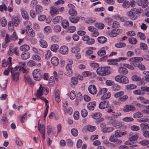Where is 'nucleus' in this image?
Listing matches in <instances>:
<instances>
[{"instance_id": "2f4dec72", "label": "nucleus", "mask_w": 149, "mask_h": 149, "mask_svg": "<svg viewBox=\"0 0 149 149\" xmlns=\"http://www.w3.org/2000/svg\"><path fill=\"white\" fill-rule=\"evenodd\" d=\"M95 106V102H90L87 105V107L88 109L92 111L94 109Z\"/></svg>"}, {"instance_id": "5fc2aeb1", "label": "nucleus", "mask_w": 149, "mask_h": 149, "mask_svg": "<svg viewBox=\"0 0 149 149\" xmlns=\"http://www.w3.org/2000/svg\"><path fill=\"white\" fill-rule=\"evenodd\" d=\"M139 143L143 146H147L149 144V140L146 139L143 140L139 142Z\"/></svg>"}, {"instance_id": "393cba45", "label": "nucleus", "mask_w": 149, "mask_h": 149, "mask_svg": "<svg viewBox=\"0 0 149 149\" xmlns=\"http://www.w3.org/2000/svg\"><path fill=\"white\" fill-rule=\"evenodd\" d=\"M43 87H42V86L41 84L38 90L37 91L36 96L38 98H39L43 95Z\"/></svg>"}, {"instance_id": "2eb2a0df", "label": "nucleus", "mask_w": 149, "mask_h": 149, "mask_svg": "<svg viewBox=\"0 0 149 149\" xmlns=\"http://www.w3.org/2000/svg\"><path fill=\"white\" fill-rule=\"evenodd\" d=\"M50 13L51 15L58 14V9L55 6H52L50 8Z\"/></svg>"}, {"instance_id": "c9c22d12", "label": "nucleus", "mask_w": 149, "mask_h": 149, "mask_svg": "<svg viewBox=\"0 0 149 149\" xmlns=\"http://www.w3.org/2000/svg\"><path fill=\"white\" fill-rule=\"evenodd\" d=\"M111 89L113 91H117L119 90L120 88V86L117 84H113L111 87Z\"/></svg>"}, {"instance_id": "6e6552de", "label": "nucleus", "mask_w": 149, "mask_h": 149, "mask_svg": "<svg viewBox=\"0 0 149 149\" xmlns=\"http://www.w3.org/2000/svg\"><path fill=\"white\" fill-rule=\"evenodd\" d=\"M88 29L91 32L90 34L91 36L93 37H97L99 35V33L97 30L93 26H89Z\"/></svg>"}, {"instance_id": "37998d69", "label": "nucleus", "mask_w": 149, "mask_h": 149, "mask_svg": "<svg viewBox=\"0 0 149 149\" xmlns=\"http://www.w3.org/2000/svg\"><path fill=\"white\" fill-rule=\"evenodd\" d=\"M43 10V8L42 6L40 5H37L36 7V11L37 13H41Z\"/></svg>"}, {"instance_id": "864d4df0", "label": "nucleus", "mask_w": 149, "mask_h": 149, "mask_svg": "<svg viewBox=\"0 0 149 149\" xmlns=\"http://www.w3.org/2000/svg\"><path fill=\"white\" fill-rule=\"evenodd\" d=\"M38 129L40 133H45V128L44 125H41V126L40 125H39Z\"/></svg>"}, {"instance_id": "6ab92c4d", "label": "nucleus", "mask_w": 149, "mask_h": 149, "mask_svg": "<svg viewBox=\"0 0 149 149\" xmlns=\"http://www.w3.org/2000/svg\"><path fill=\"white\" fill-rule=\"evenodd\" d=\"M59 52L60 53L63 54H67L68 52V48L65 46H62L60 48Z\"/></svg>"}, {"instance_id": "0eeeda50", "label": "nucleus", "mask_w": 149, "mask_h": 149, "mask_svg": "<svg viewBox=\"0 0 149 149\" xmlns=\"http://www.w3.org/2000/svg\"><path fill=\"white\" fill-rule=\"evenodd\" d=\"M69 61V63L67 64L66 67V71L65 72V75L71 77L72 74L71 68L72 67V64L73 63V61L72 60H70Z\"/></svg>"}, {"instance_id": "052dcab7", "label": "nucleus", "mask_w": 149, "mask_h": 149, "mask_svg": "<svg viewBox=\"0 0 149 149\" xmlns=\"http://www.w3.org/2000/svg\"><path fill=\"white\" fill-rule=\"evenodd\" d=\"M102 116V114L100 113H94L92 116L93 118L95 119H97L100 118Z\"/></svg>"}, {"instance_id": "79ce46f5", "label": "nucleus", "mask_w": 149, "mask_h": 149, "mask_svg": "<svg viewBox=\"0 0 149 149\" xmlns=\"http://www.w3.org/2000/svg\"><path fill=\"white\" fill-rule=\"evenodd\" d=\"M122 115L120 113H116L113 112H112L111 114V115L112 116V117H111V119H113V118H116L118 116H120Z\"/></svg>"}, {"instance_id": "58836bf2", "label": "nucleus", "mask_w": 149, "mask_h": 149, "mask_svg": "<svg viewBox=\"0 0 149 149\" xmlns=\"http://www.w3.org/2000/svg\"><path fill=\"white\" fill-rule=\"evenodd\" d=\"M118 33L117 32V30L116 29H114L112 30L111 32L109 33V36L112 37H116Z\"/></svg>"}, {"instance_id": "49530a36", "label": "nucleus", "mask_w": 149, "mask_h": 149, "mask_svg": "<svg viewBox=\"0 0 149 149\" xmlns=\"http://www.w3.org/2000/svg\"><path fill=\"white\" fill-rule=\"evenodd\" d=\"M128 40L130 43L132 44H136L137 42L136 39L133 37L129 38Z\"/></svg>"}, {"instance_id": "473e14b6", "label": "nucleus", "mask_w": 149, "mask_h": 149, "mask_svg": "<svg viewBox=\"0 0 149 149\" xmlns=\"http://www.w3.org/2000/svg\"><path fill=\"white\" fill-rule=\"evenodd\" d=\"M39 44L40 46L42 48H46L47 47V44L45 39L39 40Z\"/></svg>"}, {"instance_id": "69168bd1", "label": "nucleus", "mask_w": 149, "mask_h": 149, "mask_svg": "<svg viewBox=\"0 0 149 149\" xmlns=\"http://www.w3.org/2000/svg\"><path fill=\"white\" fill-rule=\"evenodd\" d=\"M133 24V22L131 21H127L125 22L124 25L126 27H131Z\"/></svg>"}, {"instance_id": "f3484780", "label": "nucleus", "mask_w": 149, "mask_h": 149, "mask_svg": "<svg viewBox=\"0 0 149 149\" xmlns=\"http://www.w3.org/2000/svg\"><path fill=\"white\" fill-rule=\"evenodd\" d=\"M108 48L107 47H105L101 49L99 51L97 52V55L101 56L105 55L106 54V50Z\"/></svg>"}, {"instance_id": "0e129e2a", "label": "nucleus", "mask_w": 149, "mask_h": 149, "mask_svg": "<svg viewBox=\"0 0 149 149\" xmlns=\"http://www.w3.org/2000/svg\"><path fill=\"white\" fill-rule=\"evenodd\" d=\"M37 36L38 38L39 39V40H42L45 39L44 34L41 33H38L37 34Z\"/></svg>"}, {"instance_id": "8fccbe9b", "label": "nucleus", "mask_w": 149, "mask_h": 149, "mask_svg": "<svg viewBox=\"0 0 149 149\" xmlns=\"http://www.w3.org/2000/svg\"><path fill=\"white\" fill-rule=\"evenodd\" d=\"M126 46V44L124 42H118L115 44V46L118 48L124 47Z\"/></svg>"}, {"instance_id": "423d86ee", "label": "nucleus", "mask_w": 149, "mask_h": 149, "mask_svg": "<svg viewBox=\"0 0 149 149\" xmlns=\"http://www.w3.org/2000/svg\"><path fill=\"white\" fill-rule=\"evenodd\" d=\"M141 90H136L133 92L135 95H143L145 94V91L149 92V87L147 86H142L141 87Z\"/></svg>"}, {"instance_id": "4d7b16f0", "label": "nucleus", "mask_w": 149, "mask_h": 149, "mask_svg": "<svg viewBox=\"0 0 149 149\" xmlns=\"http://www.w3.org/2000/svg\"><path fill=\"white\" fill-rule=\"evenodd\" d=\"M95 26L100 29H103L104 25L103 24L96 23L95 24Z\"/></svg>"}, {"instance_id": "a211bd4d", "label": "nucleus", "mask_w": 149, "mask_h": 149, "mask_svg": "<svg viewBox=\"0 0 149 149\" xmlns=\"http://www.w3.org/2000/svg\"><path fill=\"white\" fill-rule=\"evenodd\" d=\"M19 72H15L14 74H11L12 80L14 82L17 81L19 80Z\"/></svg>"}, {"instance_id": "4468645a", "label": "nucleus", "mask_w": 149, "mask_h": 149, "mask_svg": "<svg viewBox=\"0 0 149 149\" xmlns=\"http://www.w3.org/2000/svg\"><path fill=\"white\" fill-rule=\"evenodd\" d=\"M89 92L92 95L95 94L97 92L96 88L94 85H90L88 87Z\"/></svg>"}, {"instance_id": "b1692460", "label": "nucleus", "mask_w": 149, "mask_h": 149, "mask_svg": "<svg viewBox=\"0 0 149 149\" xmlns=\"http://www.w3.org/2000/svg\"><path fill=\"white\" fill-rule=\"evenodd\" d=\"M20 50L24 52H27L30 49V47L27 44L23 45L19 47Z\"/></svg>"}, {"instance_id": "6e6d98bb", "label": "nucleus", "mask_w": 149, "mask_h": 149, "mask_svg": "<svg viewBox=\"0 0 149 149\" xmlns=\"http://www.w3.org/2000/svg\"><path fill=\"white\" fill-rule=\"evenodd\" d=\"M53 30L56 33H59L61 31V28L60 26L56 25L54 27Z\"/></svg>"}, {"instance_id": "bf43d9fd", "label": "nucleus", "mask_w": 149, "mask_h": 149, "mask_svg": "<svg viewBox=\"0 0 149 149\" xmlns=\"http://www.w3.org/2000/svg\"><path fill=\"white\" fill-rule=\"evenodd\" d=\"M64 29H66L67 26H69V23L67 20H64L61 23Z\"/></svg>"}, {"instance_id": "7ed1b4c3", "label": "nucleus", "mask_w": 149, "mask_h": 149, "mask_svg": "<svg viewBox=\"0 0 149 149\" xmlns=\"http://www.w3.org/2000/svg\"><path fill=\"white\" fill-rule=\"evenodd\" d=\"M115 79L117 82L124 84H127L129 83L128 78L125 76L118 75L115 77Z\"/></svg>"}, {"instance_id": "1a4fd4ad", "label": "nucleus", "mask_w": 149, "mask_h": 149, "mask_svg": "<svg viewBox=\"0 0 149 149\" xmlns=\"http://www.w3.org/2000/svg\"><path fill=\"white\" fill-rule=\"evenodd\" d=\"M136 110V108L133 105L127 104L123 109V111L125 112H128L130 111H134Z\"/></svg>"}, {"instance_id": "338daca9", "label": "nucleus", "mask_w": 149, "mask_h": 149, "mask_svg": "<svg viewBox=\"0 0 149 149\" xmlns=\"http://www.w3.org/2000/svg\"><path fill=\"white\" fill-rule=\"evenodd\" d=\"M140 48L142 50H145L147 49L148 46L146 43L141 42L140 44Z\"/></svg>"}, {"instance_id": "5701e85b", "label": "nucleus", "mask_w": 149, "mask_h": 149, "mask_svg": "<svg viewBox=\"0 0 149 149\" xmlns=\"http://www.w3.org/2000/svg\"><path fill=\"white\" fill-rule=\"evenodd\" d=\"M20 67L17 66L14 68L11 67V65H10L8 67V70L11 72V74H14L15 72L17 71L18 69L19 70Z\"/></svg>"}, {"instance_id": "a18cd8bd", "label": "nucleus", "mask_w": 149, "mask_h": 149, "mask_svg": "<svg viewBox=\"0 0 149 149\" xmlns=\"http://www.w3.org/2000/svg\"><path fill=\"white\" fill-rule=\"evenodd\" d=\"M133 116L134 118H137L142 117L143 115L141 113L137 112L134 113Z\"/></svg>"}, {"instance_id": "680f3d73", "label": "nucleus", "mask_w": 149, "mask_h": 149, "mask_svg": "<svg viewBox=\"0 0 149 149\" xmlns=\"http://www.w3.org/2000/svg\"><path fill=\"white\" fill-rule=\"evenodd\" d=\"M63 110L65 114H68L70 115L72 112V109L71 108H69L68 109L64 108Z\"/></svg>"}, {"instance_id": "dca6fc26", "label": "nucleus", "mask_w": 149, "mask_h": 149, "mask_svg": "<svg viewBox=\"0 0 149 149\" xmlns=\"http://www.w3.org/2000/svg\"><path fill=\"white\" fill-rule=\"evenodd\" d=\"M148 0H139L136 2L137 4L139 6H141L143 4V1H144L143 5L142 7L143 8H145L148 5Z\"/></svg>"}, {"instance_id": "9b49d317", "label": "nucleus", "mask_w": 149, "mask_h": 149, "mask_svg": "<svg viewBox=\"0 0 149 149\" xmlns=\"http://www.w3.org/2000/svg\"><path fill=\"white\" fill-rule=\"evenodd\" d=\"M116 137L114 135H112L109 138V140L110 141L116 143L117 144H120L122 143V141L120 139L116 138Z\"/></svg>"}, {"instance_id": "cd10ccee", "label": "nucleus", "mask_w": 149, "mask_h": 149, "mask_svg": "<svg viewBox=\"0 0 149 149\" xmlns=\"http://www.w3.org/2000/svg\"><path fill=\"white\" fill-rule=\"evenodd\" d=\"M98 41L100 43L103 44L106 43L107 41L106 38L103 36L99 37L97 38Z\"/></svg>"}, {"instance_id": "9d476101", "label": "nucleus", "mask_w": 149, "mask_h": 149, "mask_svg": "<svg viewBox=\"0 0 149 149\" xmlns=\"http://www.w3.org/2000/svg\"><path fill=\"white\" fill-rule=\"evenodd\" d=\"M68 7L70 8L68 12V13L70 15L72 16H74L77 15V12L74 9V6L73 5L71 4H69L68 5Z\"/></svg>"}, {"instance_id": "aec40b11", "label": "nucleus", "mask_w": 149, "mask_h": 149, "mask_svg": "<svg viewBox=\"0 0 149 149\" xmlns=\"http://www.w3.org/2000/svg\"><path fill=\"white\" fill-rule=\"evenodd\" d=\"M82 75L84 77H93L95 76V74L93 72H91L90 71H85L82 73Z\"/></svg>"}, {"instance_id": "4c0bfd02", "label": "nucleus", "mask_w": 149, "mask_h": 149, "mask_svg": "<svg viewBox=\"0 0 149 149\" xmlns=\"http://www.w3.org/2000/svg\"><path fill=\"white\" fill-rule=\"evenodd\" d=\"M111 94L110 92L107 93L105 94H104L103 96L101 97V99L102 100L107 99L110 98L111 96Z\"/></svg>"}, {"instance_id": "c85d7f7f", "label": "nucleus", "mask_w": 149, "mask_h": 149, "mask_svg": "<svg viewBox=\"0 0 149 149\" xmlns=\"http://www.w3.org/2000/svg\"><path fill=\"white\" fill-rule=\"evenodd\" d=\"M30 56V54L29 52H24L21 54V57L22 58L25 60L28 58Z\"/></svg>"}, {"instance_id": "a19ab883", "label": "nucleus", "mask_w": 149, "mask_h": 149, "mask_svg": "<svg viewBox=\"0 0 149 149\" xmlns=\"http://www.w3.org/2000/svg\"><path fill=\"white\" fill-rule=\"evenodd\" d=\"M62 17L61 16H57L55 17L53 19L52 21L54 24H56L58 22L61 20Z\"/></svg>"}, {"instance_id": "09e8293b", "label": "nucleus", "mask_w": 149, "mask_h": 149, "mask_svg": "<svg viewBox=\"0 0 149 149\" xmlns=\"http://www.w3.org/2000/svg\"><path fill=\"white\" fill-rule=\"evenodd\" d=\"M137 37L140 38L142 40H144L146 38L145 35L144 33L140 32L138 33Z\"/></svg>"}, {"instance_id": "412c9836", "label": "nucleus", "mask_w": 149, "mask_h": 149, "mask_svg": "<svg viewBox=\"0 0 149 149\" xmlns=\"http://www.w3.org/2000/svg\"><path fill=\"white\" fill-rule=\"evenodd\" d=\"M118 72L120 74L125 75L128 73V71L125 68L120 67L118 68Z\"/></svg>"}, {"instance_id": "ddd939ff", "label": "nucleus", "mask_w": 149, "mask_h": 149, "mask_svg": "<svg viewBox=\"0 0 149 149\" xmlns=\"http://www.w3.org/2000/svg\"><path fill=\"white\" fill-rule=\"evenodd\" d=\"M109 102L108 101H105L101 102L99 105V108L101 109H104L108 107Z\"/></svg>"}, {"instance_id": "f704fd0d", "label": "nucleus", "mask_w": 149, "mask_h": 149, "mask_svg": "<svg viewBox=\"0 0 149 149\" xmlns=\"http://www.w3.org/2000/svg\"><path fill=\"white\" fill-rule=\"evenodd\" d=\"M143 60V58L141 57H135L131 58L129 60L131 62L141 61Z\"/></svg>"}, {"instance_id": "de8ad7c7", "label": "nucleus", "mask_w": 149, "mask_h": 149, "mask_svg": "<svg viewBox=\"0 0 149 149\" xmlns=\"http://www.w3.org/2000/svg\"><path fill=\"white\" fill-rule=\"evenodd\" d=\"M58 48V45L56 44H53L51 47L50 49L52 51L56 52H57Z\"/></svg>"}, {"instance_id": "f03ea898", "label": "nucleus", "mask_w": 149, "mask_h": 149, "mask_svg": "<svg viewBox=\"0 0 149 149\" xmlns=\"http://www.w3.org/2000/svg\"><path fill=\"white\" fill-rule=\"evenodd\" d=\"M110 68L107 67H100L97 69V72L99 75L105 76L109 74Z\"/></svg>"}, {"instance_id": "603ef678", "label": "nucleus", "mask_w": 149, "mask_h": 149, "mask_svg": "<svg viewBox=\"0 0 149 149\" xmlns=\"http://www.w3.org/2000/svg\"><path fill=\"white\" fill-rule=\"evenodd\" d=\"M124 91H121L115 93L114 95V96L115 97L118 98L119 97H121V96L124 95Z\"/></svg>"}, {"instance_id": "13d9d810", "label": "nucleus", "mask_w": 149, "mask_h": 149, "mask_svg": "<svg viewBox=\"0 0 149 149\" xmlns=\"http://www.w3.org/2000/svg\"><path fill=\"white\" fill-rule=\"evenodd\" d=\"M136 87V86L135 84H131L127 85L126 88L128 90H131L134 89Z\"/></svg>"}, {"instance_id": "f257e3e1", "label": "nucleus", "mask_w": 149, "mask_h": 149, "mask_svg": "<svg viewBox=\"0 0 149 149\" xmlns=\"http://www.w3.org/2000/svg\"><path fill=\"white\" fill-rule=\"evenodd\" d=\"M143 10L141 8H133L126 13L127 15L132 20L136 19L138 17L136 15L142 13Z\"/></svg>"}, {"instance_id": "3c124183", "label": "nucleus", "mask_w": 149, "mask_h": 149, "mask_svg": "<svg viewBox=\"0 0 149 149\" xmlns=\"http://www.w3.org/2000/svg\"><path fill=\"white\" fill-rule=\"evenodd\" d=\"M128 96L127 95H124L119 97L118 100L122 102H124L128 99Z\"/></svg>"}, {"instance_id": "c03bdc74", "label": "nucleus", "mask_w": 149, "mask_h": 149, "mask_svg": "<svg viewBox=\"0 0 149 149\" xmlns=\"http://www.w3.org/2000/svg\"><path fill=\"white\" fill-rule=\"evenodd\" d=\"M140 126L142 130L147 129L149 128V124L146 123H142L140 124Z\"/></svg>"}, {"instance_id": "7c9ffc66", "label": "nucleus", "mask_w": 149, "mask_h": 149, "mask_svg": "<svg viewBox=\"0 0 149 149\" xmlns=\"http://www.w3.org/2000/svg\"><path fill=\"white\" fill-rule=\"evenodd\" d=\"M96 21V19L94 17H88L87 18L85 22L87 24H93Z\"/></svg>"}, {"instance_id": "f8f14e48", "label": "nucleus", "mask_w": 149, "mask_h": 149, "mask_svg": "<svg viewBox=\"0 0 149 149\" xmlns=\"http://www.w3.org/2000/svg\"><path fill=\"white\" fill-rule=\"evenodd\" d=\"M11 57H9L7 60H6L5 59L3 60L2 61V66L5 67L8 65H9V66L11 65Z\"/></svg>"}, {"instance_id": "ea45409f", "label": "nucleus", "mask_w": 149, "mask_h": 149, "mask_svg": "<svg viewBox=\"0 0 149 149\" xmlns=\"http://www.w3.org/2000/svg\"><path fill=\"white\" fill-rule=\"evenodd\" d=\"M22 15L23 17L26 20L29 19L28 15L26 11L23 10L22 12Z\"/></svg>"}, {"instance_id": "4be33fe9", "label": "nucleus", "mask_w": 149, "mask_h": 149, "mask_svg": "<svg viewBox=\"0 0 149 149\" xmlns=\"http://www.w3.org/2000/svg\"><path fill=\"white\" fill-rule=\"evenodd\" d=\"M51 62L53 65L56 66L58 64L59 60L57 57L54 56L51 58Z\"/></svg>"}, {"instance_id": "bb28decb", "label": "nucleus", "mask_w": 149, "mask_h": 149, "mask_svg": "<svg viewBox=\"0 0 149 149\" xmlns=\"http://www.w3.org/2000/svg\"><path fill=\"white\" fill-rule=\"evenodd\" d=\"M78 82V79L76 77H72L71 78V82L70 83V85L71 87L73 86H74L76 85Z\"/></svg>"}, {"instance_id": "774afa93", "label": "nucleus", "mask_w": 149, "mask_h": 149, "mask_svg": "<svg viewBox=\"0 0 149 149\" xmlns=\"http://www.w3.org/2000/svg\"><path fill=\"white\" fill-rule=\"evenodd\" d=\"M72 135L74 136H77L78 134V131L76 128H73L71 130Z\"/></svg>"}, {"instance_id": "a878e982", "label": "nucleus", "mask_w": 149, "mask_h": 149, "mask_svg": "<svg viewBox=\"0 0 149 149\" xmlns=\"http://www.w3.org/2000/svg\"><path fill=\"white\" fill-rule=\"evenodd\" d=\"M24 79L25 82H28V83L32 86H34V84L32 82L31 79L30 78L29 76L28 75H25Z\"/></svg>"}, {"instance_id": "e2e57ef3", "label": "nucleus", "mask_w": 149, "mask_h": 149, "mask_svg": "<svg viewBox=\"0 0 149 149\" xmlns=\"http://www.w3.org/2000/svg\"><path fill=\"white\" fill-rule=\"evenodd\" d=\"M139 137V136L137 134L133 135L129 138V140L130 141H135Z\"/></svg>"}, {"instance_id": "39448f33", "label": "nucleus", "mask_w": 149, "mask_h": 149, "mask_svg": "<svg viewBox=\"0 0 149 149\" xmlns=\"http://www.w3.org/2000/svg\"><path fill=\"white\" fill-rule=\"evenodd\" d=\"M42 71L39 69H36L33 72V78L36 81H40L42 78Z\"/></svg>"}, {"instance_id": "72a5a7b5", "label": "nucleus", "mask_w": 149, "mask_h": 149, "mask_svg": "<svg viewBox=\"0 0 149 149\" xmlns=\"http://www.w3.org/2000/svg\"><path fill=\"white\" fill-rule=\"evenodd\" d=\"M27 33L28 36L30 37H34L35 36V33L34 31L32 28L30 27L28 28Z\"/></svg>"}, {"instance_id": "c756f323", "label": "nucleus", "mask_w": 149, "mask_h": 149, "mask_svg": "<svg viewBox=\"0 0 149 149\" xmlns=\"http://www.w3.org/2000/svg\"><path fill=\"white\" fill-rule=\"evenodd\" d=\"M137 99L140 100L142 103L144 104H148L149 103V100L141 96L138 97Z\"/></svg>"}, {"instance_id": "20e7f679", "label": "nucleus", "mask_w": 149, "mask_h": 149, "mask_svg": "<svg viewBox=\"0 0 149 149\" xmlns=\"http://www.w3.org/2000/svg\"><path fill=\"white\" fill-rule=\"evenodd\" d=\"M19 20L17 17H14L12 18V21L9 22L8 26L9 29H13V26H17L19 23Z\"/></svg>"}, {"instance_id": "e433bc0d", "label": "nucleus", "mask_w": 149, "mask_h": 149, "mask_svg": "<svg viewBox=\"0 0 149 149\" xmlns=\"http://www.w3.org/2000/svg\"><path fill=\"white\" fill-rule=\"evenodd\" d=\"M79 17H76L75 18L72 16L69 17V20L72 23H77L79 20Z\"/></svg>"}]
</instances>
